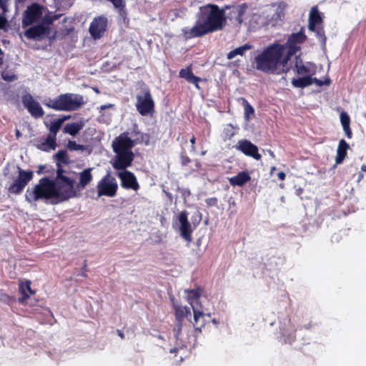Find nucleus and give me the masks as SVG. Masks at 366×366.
Returning <instances> with one entry per match:
<instances>
[{"label": "nucleus", "instance_id": "32", "mask_svg": "<svg viewBox=\"0 0 366 366\" xmlns=\"http://www.w3.org/2000/svg\"><path fill=\"white\" fill-rule=\"evenodd\" d=\"M66 119V117L64 118H59L57 119H54L50 122L49 129V135L56 137L58 132L59 131L63 122Z\"/></svg>", "mask_w": 366, "mask_h": 366}, {"label": "nucleus", "instance_id": "15", "mask_svg": "<svg viewBox=\"0 0 366 366\" xmlns=\"http://www.w3.org/2000/svg\"><path fill=\"white\" fill-rule=\"evenodd\" d=\"M21 102L24 107L34 118L39 119L44 116V112L40 104L34 100L30 94L23 95Z\"/></svg>", "mask_w": 366, "mask_h": 366}, {"label": "nucleus", "instance_id": "20", "mask_svg": "<svg viewBox=\"0 0 366 366\" xmlns=\"http://www.w3.org/2000/svg\"><path fill=\"white\" fill-rule=\"evenodd\" d=\"M117 176L121 180L122 187L126 189H133L134 191H137L139 189V184L133 172L124 170L119 172Z\"/></svg>", "mask_w": 366, "mask_h": 366}, {"label": "nucleus", "instance_id": "31", "mask_svg": "<svg viewBox=\"0 0 366 366\" xmlns=\"http://www.w3.org/2000/svg\"><path fill=\"white\" fill-rule=\"evenodd\" d=\"M83 124L81 122H74L66 124L64 127V132L75 137L82 129Z\"/></svg>", "mask_w": 366, "mask_h": 366}, {"label": "nucleus", "instance_id": "7", "mask_svg": "<svg viewBox=\"0 0 366 366\" xmlns=\"http://www.w3.org/2000/svg\"><path fill=\"white\" fill-rule=\"evenodd\" d=\"M308 29L315 32L316 36L318 38L322 46H325L327 37L323 26V19L316 6L312 7L310 11Z\"/></svg>", "mask_w": 366, "mask_h": 366}, {"label": "nucleus", "instance_id": "17", "mask_svg": "<svg viewBox=\"0 0 366 366\" xmlns=\"http://www.w3.org/2000/svg\"><path fill=\"white\" fill-rule=\"evenodd\" d=\"M42 15V6L36 3L28 6L24 12L22 25L26 27L38 21Z\"/></svg>", "mask_w": 366, "mask_h": 366}, {"label": "nucleus", "instance_id": "49", "mask_svg": "<svg viewBox=\"0 0 366 366\" xmlns=\"http://www.w3.org/2000/svg\"><path fill=\"white\" fill-rule=\"evenodd\" d=\"M117 332L118 335L121 337V339H124V334L123 333V332L122 330H117Z\"/></svg>", "mask_w": 366, "mask_h": 366}, {"label": "nucleus", "instance_id": "38", "mask_svg": "<svg viewBox=\"0 0 366 366\" xmlns=\"http://www.w3.org/2000/svg\"><path fill=\"white\" fill-rule=\"evenodd\" d=\"M67 148L70 151L84 150L85 147L82 144H77L75 141L69 140L67 144Z\"/></svg>", "mask_w": 366, "mask_h": 366}, {"label": "nucleus", "instance_id": "25", "mask_svg": "<svg viewBox=\"0 0 366 366\" xmlns=\"http://www.w3.org/2000/svg\"><path fill=\"white\" fill-rule=\"evenodd\" d=\"M251 179V177L247 172H240L236 176L229 178V182L232 186L242 187Z\"/></svg>", "mask_w": 366, "mask_h": 366}, {"label": "nucleus", "instance_id": "57", "mask_svg": "<svg viewBox=\"0 0 366 366\" xmlns=\"http://www.w3.org/2000/svg\"><path fill=\"white\" fill-rule=\"evenodd\" d=\"M270 155H271L272 157H274V154L273 152H270Z\"/></svg>", "mask_w": 366, "mask_h": 366}, {"label": "nucleus", "instance_id": "18", "mask_svg": "<svg viewBox=\"0 0 366 366\" xmlns=\"http://www.w3.org/2000/svg\"><path fill=\"white\" fill-rule=\"evenodd\" d=\"M173 307L175 315V327L174 330L177 332L178 335L182 331L184 319L188 317H191V311L189 307L175 303H173Z\"/></svg>", "mask_w": 366, "mask_h": 366}, {"label": "nucleus", "instance_id": "50", "mask_svg": "<svg viewBox=\"0 0 366 366\" xmlns=\"http://www.w3.org/2000/svg\"><path fill=\"white\" fill-rule=\"evenodd\" d=\"M112 107V104H105V105H102L100 109H101V110H104V109L110 108Z\"/></svg>", "mask_w": 366, "mask_h": 366}, {"label": "nucleus", "instance_id": "26", "mask_svg": "<svg viewBox=\"0 0 366 366\" xmlns=\"http://www.w3.org/2000/svg\"><path fill=\"white\" fill-rule=\"evenodd\" d=\"M350 146L345 139H340L338 144L335 163L340 164L343 162L347 157V151Z\"/></svg>", "mask_w": 366, "mask_h": 366}, {"label": "nucleus", "instance_id": "12", "mask_svg": "<svg viewBox=\"0 0 366 366\" xmlns=\"http://www.w3.org/2000/svg\"><path fill=\"white\" fill-rule=\"evenodd\" d=\"M19 175L14 182L9 187L8 192L19 194L23 192L28 183L32 180L34 172L31 170H24L18 167Z\"/></svg>", "mask_w": 366, "mask_h": 366}, {"label": "nucleus", "instance_id": "47", "mask_svg": "<svg viewBox=\"0 0 366 366\" xmlns=\"http://www.w3.org/2000/svg\"><path fill=\"white\" fill-rule=\"evenodd\" d=\"M277 177L279 178V179L280 180H285V177H286V174L284 172H280L278 174H277Z\"/></svg>", "mask_w": 366, "mask_h": 366}, {"label": "nucleus", "instance_id": "30", "mask_svg": "<svg viewBox=\"0 0 366 366\" xmlns=\"http://www.w3.org/2000/svg\"><path fill=\"white\" fill-rule=\"evenodd\" d=\"M340 122L343 128V130L345 133V135L348 139L352 138V132L350 128V117L347 114V112H342L340 114Z\"/></svg>", "mask_w": 366, "mask_h": 366}, {"label": "nucleus", "instance_id": "60", "mask_svg": "<svg viewBox=\"0 0 366 366\" xmlns=\"http://www.w3.org/2000/svg\"><path fill=\"white\" fill-rule=\"evenodd\" d=\"M16 135H17V136H19V135H20V132H19V131H18V130H17V132H16Z\"/></svg>", "mask_w": 366, "mask_h": 366}, {"label": "nucleus", "instance_id": "35", "mask_svg": "<svg viewBox=\"0 0 366 366\" xmlns=\"http://www.w3.org/2000/svg\"><path fill=\"white\" fill-rule=\"evenodd\" d=\"M242 105L244 107V116L246 120L250 119V115L254 114V109L252 106L244 98H242Z\"/></svg>", "mask_w": 366, "mask_h": 366}, {"label": "nucleus", "instance_id": "22", "mask_svg": "<svg viewBox=\"0 0 366 366\" xmlns=\"http://www.w3.org/2000/svg\"><path fill=\"white\" fill-rule=\"evenodd\" d=\"M177 219L180 224L179 231L181 236L187 242H191L193 229L188 220V212L185 210L182 211L177 216Z\"/></svg>", "mask_w": 366, "mask_h": 366}, {"label": "nucleus", "instance_id": "59", "mask_svg": "<svg viewBox=\"0 0 366 366\" xmlns=\"http://www.w3.org/2000/svg\"><path fill=\"white\" fill-rule=\"evenodd\" d=\"M84 267H86V260L84 261Z\"/></svg>", "mask_w": 366, "mask_h": 366}, {"label": "nucleus", "instance_id": "61", "mask_svg": "<svg viewBox=\"0 0 366 366\" xmlns=\"http://www.w3.org/2000/svg\"><path fill=\"white\" fill-rule=\"evenodd\" d=\"M82 275H83L84 277H86V274L85 272H82Z\"/></svg>", "mask_w": 366, "mask_h": 366}, {"label": "nucleus", "instance_id": "37", "mask_svg": "<svg viewBox=\"0 0 366 366\" xmlns=\"http://www.w3.org/2000/svg\"><path fill=\"white\" fill-rule=\"evenodd\" d=\"M60 15H46L43 19L41 24L48 26L53 24V22L59 19Z\"/></svg>", "mask_w": 366, "mask_h": 366}, {"label": "nucleus", "instance_id": "10", "mask_svg": "<svg viewBox=\"0 0 366 366\" xmlns=\"http://www.w3.org/2000/svg\"><path fill=\"white\" fill-rule=\"evenodd\" d=\"M136 98V108L141 115L147 116L154 112V102L148 87L142 88L140 93L137 94Z\"/></svg>", "mask_w": 366, "mask_h": 366}, {"label": "nucleus", "instance_id": "39", "mask_svg": "<svg viewBox=\"0 0 366 366\" xmlns=\"http://www.w3.org/2000/svg\"><path fill=\"white\" fill-rule=\"evenodd\" d=\"M57 169H56V177L55 180H60L63 178L66 177V176L64 175V170L61 167V164L59 163L56 164Z\"/></svg>", "mask_w": 366, "mask_h": 366}, {"label": "nucleus", "instance_id": "41", "mask_svg": "<svg viewBox=\"0 0 366 366\" xmlns=\"http://www.w3.org/2000/svg\"><path fill=\"white\" fill-rule=\"evenodd\" d=\"M218 199L217 197H211L206 199L208 207H214L217 205Z\"/></svg>", "mask_w": 366, "mask_h": 366}, {"label": "nucleus", "instance_id": "58", "mask_svg": "<svg viewBox=\"0 0 366 366\" xmlns=\"http://www.w3.org/2000/svg\"><path fill=\"white\" fill-rule=\"evenodd\" d=\"M212 322L214 323V324H217V320L215 319H213L212 320Z\"/></svg>", "mask_w": 366, "mask_h": 366}, {"label": "nucleus", "instance_id": "43", "mask_svg": "<svg viewBox=\"0 0 366 366\" xmlns=\"http://www.w3.org/2000/svg\"><path fill=\"white\" fill-rule=\"evenodd\" d=\"M118 9V12H119V14L124 19H127V10L125 9V6L124 7H119L117 9Z\"/></svg>", "mask_w": 366, "mask_h": 366}, {"label": "nucleus", "instance_id": "24", "mask_svg": "<svg viewBox=\"0 0 366 366\" xmlns=\"http://www.w3.org/2000/svg\"><path fill=\"white\" fill-rule=\"evenodd\" d=\"M180 78L184 79L189 83L194 84L195 86L199 89V83L201 81V78L195 76L192 69V65L187 66L184 69H180L179 72Z\"/></svg>", "mask_w": 366, "mask_h": 366}, {"label": "nucleus", "instance_id": "19", "mask_svg": "<svg viewBox=\"0 0 366 366\" xmlns=\"http://www.w3.org/2000/svg\"><path fill=\"white\" fill-rule=\"evenodd\" d=\"M236 149L248 157H251L256 160H260L262 156L258 152L257 147L247 139L238 141Z\"/></svg>", "mask_w": 366, "mask_h": 366}, {"label": "nucleus", "instance_id": "46", "mask_svg": "<svg viewBox=\"0 0 366 366\" xmlns=\"http://www.w3.org/2000/svg\"><path fill=\"white\" fill-rule=\"evenodd\" d=\"M195 142H196V138L193 135L191 139H190V142H191V152H196Z\"/></svg>", "mask_w": 366, "mask_h": 366}, {"label": "nucleus", "instance_id": "2", "mask_svg": "<svg viewBox=\"0 0 366 366\" xmlns=\"http://www.w3.org/2000/svg\"><path fill=\"white\" fill-rule=\"evenodd\" d=\"M286 46L274 43L255 57L256 69L267 74H274L277 66H285L284 52Z\"/></svg>", "mask_w": 366, "mask_h": 366}, {"label": "nucleus", "instance_id": "48", "mask_svg": "<svg viewBox=\"0 0 366 366\" xmlns=\"http://www.w3.org/2000/svg\"><path fill=\"white\" fill-rule=\"evenodd\" d=\"M205 315H207V316L210 317V314L206 315V314L204 313L203 317H200L199 320V323L204 322V326L205 325V321H204V318Z\"/></svg>", "mask_w": 366, "mask_h": 366}, {"label": "nucleus", "instance_id": "11", "mask_svg": "<svg viewBox=\"0 0 366 366\" xmlns=\"http://www.w3.org/2000/svg\"><path fill=\"white\" fill-rule=\"evenodd\" d=\"M98 197H114L117 195L118 184L116 178L108 172L97 184Z\"/></svg>", "mask_w": 366, "mask_h": 366}, {"label": "nucleus", "instance_id": "6", "mask_svg": "<svg viewBox=\"0 0 366 366\" xmlns=\"http://www.w3.org/2000/svg\"><path fill=\"white\" fill-rule=\"evenodd\" d=\"M202 290L199 287L192 290H186L185 293L187 294V299L191 305L194 313V322H192L195 330L201 332L204 327V322L199 323V320L204 315L203 306L199 302Z\"/></svg>", "mask_w": 366, "mask_h": 366}, {"label": "nucleus", "instance_id": "36", "mask_svg": "<svg viewBox=\"0 0 366 366\" xmlns=\"http://www.w3.org/2000/svg\"><path fill=\"white\" fill-rule=\"evenodd\" d=\"M56 158L57 159V163H64V164H69V157L67 155V153L65 150H59L58 151V152L56 154Z\"/></svg>", "mask_w": 366, "mask_h": 366}, {"label": "nucleus", "instance_id": "52", "mask_svg": "<svg viewBox=\"0 0 366 366\" xmlns=\"http://www.w3.org/2000/svg\"><path fill=\"white\" fill-rule=\"evenodd\" d=\"M363 177H364L363 174L362 172H360L359 174H358V179H357V181L360 182L363 179Z\"/></svg>", "mask_w": 366, "mask_h": 366}, {"label": "nucleus", "instance_id": "56", "mask_svg": "<svg viewBox=\"0 0 366 366\" xmlns=\"http://www.w3.org/2000/svg\"><path fill=\"white\" fill-rule=\"evenodd\" d=\"M132 137H134L135 138H141V135H137L136 134H132Z\"/></svg>", "mask_w": 366, "mask_h": 366}, {"label": "nucleus", "instance_id": "54", "mask_svg": "<svg viewBox=\"0 0 366 366\" xmlns=\"http://www.w3.org/2000/svg\"><path fill=\"white\" fill-rule=\"evenodd\" d=\"M16 4H21L26 1V0H15Z\"/></svg>", "mask_w": 366, "mask_h": 366}, {"label": "nucleus", "instance_id": "40", "mask_svg": "<svg viewBox=\"0 0 366 366\" xmlns=\"http://www.w3.org/2000/svg\"><path fill=\"white\" fill-rule=\"evenodd\" d=\"M2 79L7 81H13L16 79V76L14 74H9L3 72L1 74Z\"/></svg>", "mask_w": 366, "mask_h": 366}, {"label": "nucleus", "instance_id": "21", "mask_svg": "<svg viewBox=\"0 0 366 366\" xmlns=\"http://www.w3.org/2000/svg\"><path fill=\"white\" fill-rule=\"evenodd\" d=\"M313 83H315L317 86L327 85L329 86L331 84L330 78H327L325 81L317 79V78H312L310 75L303 77L293 78L292 79V84L296 88H305Z\"/></svg>", "mask_w": 366, "mask_h": 366}, {"label": "nucleus", "instance_id": "14", "mask_svg": "<svg viewBox=\"0 0 366 366\" xmlns=\"http://www.w3.org/2000/svg\"><path fill=\"white\" fill-rule=\"evenodd\" d=\"M115 156L112 162V167L116 170H127L132 166L134 159V154L133 152H114Z\"/></svg>", "mask_w": 366, "mask_h": 366}, {"label": "nucleus", "instance_id": "42", "mask_svg": "<svg viewBox=\"0 0 366 366\" xmlns=\"http://www.w3.org/2000/svg\"><path fill=\"white\" fill-rule=\"evenodd\" d=\"M180 159H181V164L182 166H186L192 162L191 159L188 156L184 155V154H181Z\"/></svg>", "mask_w": 366, "mask_h": 366}, {"label": "nucleus", "instance_id": "4", "mask_svg": "<svg viewBox=\"0 0 366 366\" xmlns=\"http://www.w3.org/2000/svg\"><path fill=\"white\" fill-rule=\"evenodd\" d=\"M85 102L80 94L66 93L59 95L55 99H49L44 104L56 111H76L81 108Z\"/></svg>", "mask_w": 366, "mask_h": 366}, {"label": "nucleus", "instance_id": "27", "mask_svg": "<svg viewBox=\"0 0 366 366\" xmlns=\"http://www.w3.org/2000/svg\"><path fill=\"white\" fill-rule=\"evenodd\" d=\"M92 168H87L84 169L79 173V182L77 184V187L79 189H84L93 179L92 174Z\"/></svg>", "mask_w": 366, "mask_h": 366}, {"label": "nucleus", "instance_id": "34", "mask_svg": "<svg viewBox=\"0 0 366 366\" xmlns=\"http://www.w3.org/2000/svg\"><path fill=\"white\" fill-rule=\"evenodd\" d=\"M295 69L297 74L299 75H309L310 70V69L303 64L302 61L300 58L296 57V62Z\"/></svg>", "mask_w": 366, "mask_h": 366}, {"label": "nucleus", "instance_id": "33", "mask_svg": "<svg viewBox=\"0 0 366 366\" xmlns=\"http://www.w3.org/2000/svg\"><path fill=\"white\" fill-rule=\"evenodd\" d=\"M252 48V46L250 44H244L242 46H240L232 51H230L227 54V59H232L234 58L237 55L243 56L246 51L249 50Z\"/></svg>", "mask_w": 366, "mask_h": 366}, {"label": "nucleus", "instance_id": "29", "mask_svg": "<svg viewBox=\"0 0 366 366\" xmlns=\"http://www.w3.org/2000/svg\"><path fill=\"white\" fill-rule=\"evenodd\" d=\"M31 281L27 280L24 283H21L19 287L22 297L19 299L20 303H24L29 297L30 295H34L35 292L31 287Z\"/></svg>", "mask_w": 366, "mask_h": 366}, {"label": "nucleus", "instance_id": "28", "mask_svg": "<svg viewBox=\"0 0 366 366\" xmlns=\"http://www.w3.org/2000/svg\"><path fill=\"white\" fill-rule=\"evenodd\" d=\"M56 137L48 135L41 143L36 144V148L44 152L54 150L56 147Z\"/></svg>", "mask_w": 366, "mask_h": 366}, {"label": "nucleus", "instance_id": "3", "mask_svg": "<svg viewBox=\"0 0 366 366\" xmlns=\"http://www.w3.org/2000/svg\"><path fill=\"white\" fill-rule=\"evenodd\" d=\"M55 182L49 177H43L39 180L33 188H28L25 194L26 200L32 203L39 199H56V192L54 187Z\"/></svg>", "mask_w": 366, "mask_h": 366}, {"label": "nucleus", "instance_id": "45", "mask_svg": "<svg viewBox=\"0 0 366 366\" xmlns=\"http://www.w3.org/2000/svg\"><path fill=\"white\" fill-rule=\"evenodd\" d=\"M8 1L9 0H0V8L2 9L4 13L7 11Z\"/></svg>", "mask_w": 366, "mask_h": 366}, {"label": "nucleus", "instance_id": "44", "mask_svg": "<svg viewBox=\"0 0 366 366\" xmlns=\"http://www.w3.org/2000/svg\"><path fill=\"white\" fill-rule=\"evenodd\" d=\"M7 24L6 19L0 14V29H3L6 27Z\"/></svg>", "mask_w": 366, "mask_h": 366}, {"label": "nucleus", "instance_id": "9", "mask_svg": "<svg viewBox=\"0 0 366 366\" xmlns=\"http://www.w3.org/2000/svg\"><path fill=\"white\" fill-rule=\"evenodd\" d=\"M55 182V189L57 194L56 199L59 202H64L76 195L74 189V179L66 177L60 180H54Z\"/></svg>", "mask_w": 366, "mask_h": 366}, {"label": "nucleus", "instance_id": "13", "mask_svg": "<svg viewBox=\"0 0 366 366\" xmlns=\"http://www.w3.org/2000/svg\"><path fill=\"white\" fill-rule=\"evenodd\" d=\"M107 26L108 19L104 15H100L93 19L89 28V32L94 39H99L104 36Z\"/></svg>", "mask_w": 366, "mask_h": 366}, {"label": "nucleus", "instance_id": "16", "mask_svg": "<svg viewBox=\"0 0 366 366\" xmlns=\"http://www.w3.org/2000/svg\"><path fill=\"white\" fill-rule=\"evenodd\" d=\"M247 7V4L244 3L239 5H225L222 9H224V14H226L227 10H229V12L226 14L227 19L231 21L235 20L238 24L241 25L243 23V16Z\"/></svg>", "mask_w": 366, "mask_h": 366}, {"label": "nucleus", "instance_id": "1", "mask_svg": "<svg viewBox=\"0 0 366 366\" xmlns=\"http://www.w3.org/2000/svg\"><path fill=\"white\" fill-rule=\"evenodd\" d=\"M226 24L224 9L217 4H208L199 8L198 19L194 26L185 28L182 31L185 39H193L222 30Z\"/></svg>", "mask_w": 366, "mask_h": 366}, {"label": "nucleus", "instance_id": "53", "mask_svg": "<svg viewBox=\"0 0 366 366\" xmlns=\"http://www.w3.org/2000/svg\"><path fill=\"white\" fill-rule=\"evenodd\" d=\"M361 171L364 172H366V164H362L361 166Z\"/></svg>", "mask_w": 366, "mask_h": 366}, {"label": "nucleus", "instance_id": "23", "mask_svg": "<svg viewBox=\"0 0 366 366\" xmlns=\"http://www.w3.org/2000/svg\"><path fill=\"white\" fill-rule=\"evenodd\" d=\"M49 28L40 24L28 29L24 35L29 39H41L47 34Z\"/></svg>", "mask_w": 366, "mask_h": 366}, {"label": "nucleus", "instance_id": "55", "mask_svg": "<svg viewBox=\"0 0 366 366\" xmlns=\"http://www.w3.org/2000/svg\"><path fill=\"white\" fill-rule=\"evenodd\" d=\"M276 170V167L273 166L270 169V173L272 174L273 172Z\"/></svg>", "mask_w": 366, "mask_h": 366}, {"label": "nucleus", "instance_id": "51", "mask_svg": "<svg viewBox=\"0 0 366 366\" xmlns=\"http://www.w3.org/2000/svg\"><path fill=\"white\" fill-rule=\"evenodd\" d=\"M44 169V167L42 165H40L39 167V170L36 172L38 174H41L43 172V170Z\"/></svg>", "mask_w": 366, "mask_h": 366}, {"label": "nucleus", "instance_id": "5", "mask_svg": "<svg viewBox=\"0 0 366 366\" xmlns=\"http://www.w3.org/2000/svg\"><path fill=\"white\" fill-rule=\"evenodd\" d=\"M132 134L141 135V138H134L132 139L129 137V133L124 132L117 137L112 142V149L114 152H132V148L137 144L144 142L148 144L149 137L148 134L142 133L135 129H133Z\"/></svg>", "mask_w": 366, "mask_h": 366}, {"label": "nucleus", "instance_id": "8", "mask_svg": "<svg viewBox=\"0 0 366 366\" xmlns=\"http://www.w3.org/2000/svg\"><path fill=\"white\" fill-rule=\"evenodd\" d=\"M307 39L304 27H301L298 32L292 33L289 36L286 44H284L286 46V49H287L284 56L283 62L285 64H287L291 57L301 49V44L305 43Z\"/></svg>", "mask_w": 366, "mask_h": 366}]
</instances>
